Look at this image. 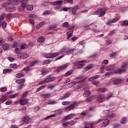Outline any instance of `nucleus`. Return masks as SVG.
Wrapping results in <instances>:
<instances>
[{
	"label": "nucleus",
	"mask_w": 128,
	"mask_h": 128,
	"mask_svg": "<svg viewBox=\"0 0 128 128\" xmlns=\"http://www.w3.org/2000/svg\"><path fill=\"white\" fill-rule=\"evenodd\" d=\"M116 56V52H114L110 54V58H114V56Z\"/></svg>",
	"instance_id": "obj_50"
},
{
	"label": "nucleus",
	"mask_w": 128,
	"mask_h": 128,
	"mask_svg": "<svg viewBox=\"0 0 128 128\" xmlns=\"http://www.w3.org/2000/svg\"><path fill=\"white\" fill-rule=\"evenodd\" d=\"M4 38L0 37V46H2V44H4Z\"/></svg>",
	"instance_id": "obj_64"
},
{
	"label": "nucleus",
	"mask_w": 128,
	"mask_h": 128,
	"mask_svg": "<svg viewBox=\"0 0 128 128\" xmlns=\"http://www.w3.org/2000/svg\"><path fill=\"white\" fill-rule=\"evenodd\" d=\"M94 98V97L92 96H90L89 98H88L86 99V100L87 102H92V99Z\"/></svg>",
	"instance_id": "obj_40"
},
{
	"label": "nucleus",
	"mask_w": 128,
	"mask_h": 128,
	"mask_svg": "<svg viewBox=\"0 0 128 128\" xmlns=\"http://www.w3.org/2000/svg\"><path fill=\"white\" fill-rule=\"evenodd\" d=\"M12 72V70L10 68H5L3 70V73L4 74H8V72Z\"/></svg>",
	"instance_id": "obj_24"
},
{
	"label": "nucleus",
	"mask_w": 128,
	"mask_h": 128,
	"mask_svg": "<svg viewBox=\"0 0 128 128\" xmlns=\"http://www.w3.org/2000/svg\"><path fill=\"white\" fill-rule=\"evenodd\" d=\"M127 66H128V62H124L122 65V68H126Z\"/></svg>",
	"instance_id": "obj_58"
},
{
	"label": "nucleus",
	"mask_w": 128,
	"mask_h": 128,
	"mask_svg": "<svg viewBox=\"0 0 128 128\" xmlns=\"http://www.w3.org/2000/svg\"><path fill=\"white\" fill-rule=\"evenodd\" d=\"M22 122H24L26 124H28L30 122V116H26L22 118Z\"/></svg>",
	"instance_id": "obj_21"
},
{
	"label": "nucleus",
	"mask_w": 128,
	"mask_h": 128,
	"mask_svg": "<svg viewBox=\"0 0 128 128\" xmlns=\"http://www.w3.org/2000/svg\"><path fill=\"white\" fill-rule=\"evenodd\" d=\"M6 90L7 88L6 87H2L0 88V91L4 92H6Z\"/></svg>",
	"instance_id": "obj_59"
},
{
	"label": "nucleus",
	"mask_w": 128,
	"mask_h": 128,
	"mask_svg": "<svg viewBox=\"0 0 128 128\" xmlns=\"http://www.w3.org/2000/svg\"><path fill=\"white\" fill-rule=\"evenodd\" d=\"M67 49L66 48H64L62 50H60V52H62V54L64 53V52H67Z\"/></svg>",
	"instance_id": "obj_60"
},
{
	"label": "nucleus",
	"mask_w": 128,
	"mask_h": 128,
	"mask_svg": "<svg viewBox=\"0 0 128 128\" xmlns=\"http://www.w3.org/2000/svg\"><path fill=\"white\" fill-rule=\"evenodd\" d=\"M70 7L62 8V10H64V12H70Z\"/></svg>",
	"instance_id": "obj_46"
},
{
	"label": "nucleus",
	"mask_w": 128,
	"mask_h": 128,
	"mask_svg": "<svg viewBox=\"0 0 128 128\" xmlns=\"http://www.w3.org/2000/svg\"><path fill=\"white\" fill-rule=\"evenodd\" d=\"M50 62H52V60H46L42 62V65L44 66V64H50Z\"/></svg>",
	"instance_id": "obj_29"
},
{
	"label": "nucleus",
	"mask_w": 128,
	"mask_h": 128,
	"mask_svg": "<svg viewBox=\"0 0 128 128\" xmlns=\"http://www.w3.org/2000/svg\"><path fill=\"white\" fill-rule=\"evenodd\" d=\"M12 100H8L6 102V106H10V104H12Z\"/></svg>",
	"instance_id": "obj_51"
},
{
	"label": "nucleus",
	"mask_w": 128,
	"mask_h": 128,
	"mask_svg": "<svg viewBox=\"0 0 128 128\" xmlns=\"http://www.w3.org/2000/svg\"><path fill=\"white\" fill-rule=\"evenodd\" d=\"M122 26H128V20H124L123 21V24H122Z\"/></svg>",
	"instance_id": "obj_49"
},
{
	"label": "nucleus",
	"mask_w": 128,
	"mask_h": 128,
	"mask_svg": "<svg viewBox=\"0 0 128 128\" xmlns=\"http://www.w3.org/2000/svg\"><path fill=\"white\" fill-rule=\"evenodd\" d=\"M126 70L124 69H120L118 70V74H122V72H125Z\"/></svg>",
	"instance_id": "obj_52"
},
{
	"label": "nucleus",
	"mask_w": 128,
	"mask_h": 128,
	"mask_svg": "<svg viewBox=\"0 0 128 128\" xmlns=\"http://www.w3.org/2000/svg\"><path fill=\"white\" fill-rule=\"evenodd\" d=\"M112 97V94H109V96L108 97H106V96L104 94H101L98 97V102L100 103L104 102V100H108L110 98Z\"/></svg>",
	"instance_id": "obj_2"
},
{
	"label": "nucleus",
	"mask_w": 128,
	"mask_h": 128,
	"mask_svg": "<svg viewBox=\"0 0 128 128\" xmlns=\"http://www.w3.org/2000/svg\"><path fill=\"white\" fill-rule=\"evenodd\" d=\"M46 40V39L44 38V36H40L39 37L38 39V42H44Z\"/></svg>",
	"instance_id": "obj_27"
},
{
	"label": "nucleus",
	"mask_w": 128,
	"mask_h": 128,
	"mask_svg": "<svg viewBox=\"0 0 128 128\" xmlns=\"http://www.w3.org/2000/svg\"><path fill=\"white\" fill-rule=\"evenodd\" d=\"M95 14H100L99 16H104L106 14V8H101L98 9L95 12Z\"/></svg>",
	"instance_id": "obj_4"
},
{
	"label": "nucleus",
	"mask_w": 128,
	"mask_h": 128,
	"mask_svg": "<svg viewBox=\"0 0 128 128\" xmlns=\"http://www.w3.org/2000/svg\"><path fill=\"white\" fill-rule=\"evenodd\" d=\"M88 87H84L82 89L83 92L86 90L83 94L84 96H85V98H88L90 94V92L88 91Z\"/></svg>",
	"instance_id": "obj_6"
},
{
	"label": "nucleus",
	"mask_w": 128,
	"mask_h": 128,
	"mask_svg": "<svg viewBox=\"0 0 128 128\" xmlns=\"http://www.w3.org/2000/svg\"><path fill=\"white\" fill-rule=\"evenodd\" d=\"M110 123V120L108 119H105L104 120L102 124H101L100 126L101 128H104L105 126H106L108 124Z\"/></svg>",
	"instance_id": "obj_12"
},
{
	"label": "nucleus",
	"mask_w": 128,
	"mask_h": 128,
	"mask_svg": "<svg viewBox=\"0 0 128 128\" xmlns=\"http://www.w3.org/2000/svg\"><path fill=\"white\" fill-rule=\"evenodd\" d=\"M12 14H9L6 16V18L8 20L10 18H12Z\"/></svg>",
	"instance_id": "obj_61"
},
{
	"label": "nucleus",
	"mask_w": 128,
	"mask_h": 128,
	"mask_svg": "<svg viewBox=\"0 0 128 128\" xmlns=\"http://www.w3.org/2000/svg\"><path fill=\"white\" fill-rule=\"evenodd\" d=\"M120 18H115L114 19H113L112 21V22L114 23V22H118V20H119Z\"/></svg>",
	"instance_id": "obj_55"
},
{
	"label": "nucleus",
	"mask_w": 128,
	"mask_h": 128,
	"mask_svg": "<svg viewBox=\"0 0 128 128\" xmlns=\"http://www.w3.org/2000/svg\"><path fill=\"white\" fill-rule=\"evenodd\" d=\"M23 70H24V72H30V70H32V67L30 66L24 67L23 68Z\"/></svg>",
	"instance_id": "obj_26"
},
{
	"label": "nucleus",
	"mask_w": 128,
	"mask_h": 128,
	"mask_svg": "<svg viewBox=\"0 0 128 128\" xmlns=\"http://www.w3.org/2000/svg\"><path fill=\"white\" fill-rule=\"evenodd\" d=\"M97 90H98V92H106V90L104 88H99Z\"/></svg>",
	"instance_id": "obj_33"
},
{
	"label": "nucleus",
	"mask_w": 128,
	"mask_h": 128,
	"mask_svg": "<svg viewBox=\"0 0 128 128\" xmlns=\"http://www.w3.org/2000/svg\"><path fill=\"white\" fill-rule=\"evenodd\" d=\"M76 116V114H70L68 115L66 117L64 118V120H72L73 118Z\"/></svg>",
	"instance_id": "obj_11"
},
{
	"label": "nucleus",
	"mask_w": 128,
	"mask_h": 128,
	"mask_svg": "<svg viewBox=\"0 0 128 128\" xmlns=\"http://www.w3.org/2000/svg\"><path fill=\"white\" fill-rule=\"evenodd\" d=\"M28 48V46L26 44H22L20 46L21 50H26Z\"/></svg>",
	"instance_id": "obj_39"
},
{
	"label": "nucleus",
	"mask_w": 128,
	"mask_h": 128,
	"mask_svg": "<svg viewBox=\"0 0 128 128\" xmlns=\"http://www.w3.org/2000/svg\"><path fill=\"white\" fill-rule=\"evenodd\" d=\"M28 104V100L27 99H22L20 100V104L21 106H24Z\"/></svg>",
	"instance_id": "obj_19"
},
{
	"label": "nucleus",
	"mask_w": 128,
	"mask_h": 128,
	"mask_svg": "<svg viewBox=\"0 0 128 128\" xmlns=\"http://www.w3.org/2000/svg\"><path fill=\"white\" fill-rule=\"evenodd\" d=\"M26 10H34V6L32 5H28L27 6Z\"/></svg>",
	"instance_id": "obj_32"
},
{
	"label": "nucleus",
	"mask_w": 128,
	"mask_h": 128,
	"mask_svg": "<svg viewBox=\"0 0 128 128\" xmlns=\"http://www.w3.org/2000/svg\"><path fill=\"white\" fill-rule=\"evenodd\" d=\"M66 88H72V86H74V82H70L66 86Z\"/></svg>",
	"instance_id": "obj_44"
},
{
	"label": "nucleus",
	"mask_w": 128,
	"mask_h": 128,
	"mask_svg": "<svg viewBox=\"0 0 128 128\" xmlns=\"http://www.w3.org/2000/svg\"><path fill=\"white\" fill-rule=\"evenodd\" d=\"M56 86L54 85H52L50 84H49L48 85V88H50L51 90H52V88H54Z\"/></svg>",
	"instance_id": "obj_63"
},
{
	"label": "nucleus",
	"mask_w": 128,
	"mask_h": 128,
	"mask_svg": "<svg viewBox=\"0 0 128 128\" xmlns=\"http://www.w3.org/2000/svg\"><path fill=\"white\" fill-rule=\"evenodd\" d=\"M62 2H64L62 0H59V1H56V2H52L51 3L52 4H54V6H61L62 4Z\"/></svg>",
	"instance_id": "obj_18"
},
{
	"label": "nucleus",
	"mask_w": 128,
	"mask_h": 128,
	"mask_svg": "<svg viewBox=\"0 0 128 128\" xmlns=\"http://www.w3.org/2000/svg\"><path fill=\"white\" fill-rule=\"evenodd\" d=\"M84 62H86L85 60H80V61H76L75 62V64L76 66V68H84V64H82Z\"/></svg>",
	"instance_id": "obj_5"
},
{
	"label": "nucleus",
	"mask_w": 128,
	"mask_h": 128,
	"mask_svg": "<svg viewBox=\"0 0 128 128\" xmlns=\"http://www.w3.org/2000/svg\"><path fill=\"white\" fill-rule=\"evenodd\" d=\"M80 78H82V80L80 82H77L76 83L74 82L73 86L75 88V90H78V88H80L86 86V84H84V80L86 78V77L84 76V75H80V76L77 77V80H80Z\"/></svg>",
	"instance_id": "obj_1"
},
{
	"label": "nucleus",
	"mask_w": 128,
	"mask_h": 128,
	"mask_svg": "<svg viewBox=\"0 0 128 128\" xmlns=\"http://www.w3.org/2000/svg\"><path fill=\"white\" fill-rule=\"evenodd\" d=\"M24 82H26V80L24 78L16 80V82H17V84H24Z\"/></svg>",
	"instance_id": "obj_20"
},
{
	"label": "nucleus",
	"mask_w": 128,
	"mask_h": 128,
	"mask_svg": "<svg viewBox=\"0 0 128 128\" xmlns=\"http://www.w3.org/2000/svg\"><path fill=\"white\" fill-rule=\"evenodd\" d=\"M50 97V94L48 93L44 94V98H48Z\"/></svg>",
	"instance_id": "obj_54"
},
{
	"label": "nucleus",
	"mask_w": 128,
	"mask_h": 128,
	"mask_svg": "<svg viewBox=\"0 0 128 128\" xmlns=\"http://www.w3.org/2000/svg\"><path fill=\"white\" fill-rule=\"evenodd\" d=\"M78 106V103L76 102H74L72 104H70L68 107L64 108L65 112H70V110H74V108H76Z\"/></svg>",
	"instance_id": "obj_3"
},
{
	"label": "nucleus",
	"mask_w": 128,
	"mask_h": 128,
	"mask_svg": "<svg viewBox=\"0 0 128 128\" xmlns=\"http://www.w3.org/2000/svg\"><path fill=\"white\" fill-rule=\"evenodd\" d=\"M110 82H113L114 84H118L122 82V80L120 79H114L111 80Z\"/></svg>",
	"instance_id": "obj_16"
},
{
	"label": "nucleus",
	"mask_w": 128,
	"mask_h": 128,
	"mask_svg": "<svg viewBox=\"0 0 128 128\" xmlns=\"http://www.w3.org/2000/svg\"><path fill=\"white\" fill-rule=\"evenodd\" d=\"M72 74V70L68 71L66 73L65 76H70Z\"/></svg>",
	"instance_id": "obj_43"
},
{
	"label": "nucleus",
	"mask_w": 128,
	"mask_h": 128,
	"mask_svg": "<svg viewBox=\"0 0 128 128\" xmlns=\"http://www.w3.org/2000/svg\"><path fill=\"white\" fill-rule=\"evenodd\" d=\"M56 104V102L54 100L48 101V104Z\"/></svg>",
	"instance_id": "obj_48"
},
{
	"label": "nucleus",
	"mask_w": 128,
	"mask_h": 128,
	"mask_svg": "<svg viewBox=\"0 0 128 128\" xmlns=\"http://www.w3.org/2000/svg\"><path fill=\"white\" fill-rule=\"evenodd\" d=\"M56 24H54V25H51V26H49V30H54V28H56Z\"/></svg>",
	"instance_id": "obj_34"
},
{
	"label": "nucleus",
	"mask_w": 128,
	"mask_h": 128,
	"mask_svg": "<svg viewBox=\"0 0 128 128\" xmlns=\"http://www.w3.org/2000/svg\"><path fill=\"white\" fill-rule=\"evenodd\" d=\"M21 6L23 8H25L28 6V0H20Z\"/></svg>",
	"instance_id": "obj_10"
},
{
	"label": "nucleus",
	"mask_w": 128,
	"mask_h": 128,
	"mask_svg": "<svg viewBox=\"0 0 128 128\" xmlns=\"http://www.w3.org/2000/svg\"><path fill=\"white\" fill-rule=\"evenodd\" d=\"M48 14H50V10H46L43 13V16H46Z\"/></svg>",
	"instance_id": "obj_45"
},
{
	"label": "nucleus",
	"mask_w": 128,
	"mask_h": 128,
	"mask_svg": "<svg viewBox=\"0 0 128 128\" xmlns=\"http://www.w3.org/2000/svg\"><path fill=\"white\" fill-rule=\"evenodd\" d=\"M10 48V45L8 44H5L2 46V48L4 50H6Z\"/></svg>",
	"instance_id": "obj_25"
},
{
	"label": "nucleus",
	"mask_w": 128,
	"mask_h": 128,
	"mask_svg": "<svg viewBox=\"0 0 128 128\" xmlns=\"http://www.w3.org/2000/svg\"><path fill=\"white\" fill-rule=\"evenodd\" d=\"M62 26L64 28H68V26H70V24L68 22H65L62 24Z\"/></svg>",
	"instance_id": "obj_38"
},
{
	"label": "nucleus",
	"mask_w": 128,
	"mask_h": 128,
	"mask_svg": "<svg viewBox=\"0 0 128 128\" xmlns=\"http://www.w3.org/2000/svg\"><path fill=\"white\" fill-rule=\"evenodd\" d=\"M120 124H124L126 122V117H124L122 118L120 122Z\"/></svg>",
	"instance_id": "obj_30"
},
{
	"label": "nucleus",
	"mask_w": 128,
	"mask_h": 128,
	"mask_svg": "<svg viewBox=\"0 0 128 128\" xmlns=\"http://www.w3.org/2000/svg\"><path fill=\"white\" fill-rule=\"evenodd\" d=\"M4 16H6V14L2 13L0 15V20H4Z\"/></svg>",
	"instance_id": "obj_41"
},
{
	"label": "nucleus",
	"mask_w": 128,
	"mask_h": 128,
	"mask_svg": "<svg viewBox=\"0 0 128 128\" xmlns=\"http://www.w3.org/2000/svg\"><path fill=\"white\" fill-rule=\"evenodd\" d=\"M6 10L9 12H14V10H16V8L15 6H7L6 8Z\"/></svg>",
	"instance_id": "obj_17"
},
{
	"label": "nucleus",
	"mask_w": 128,
	"mask_h": 128,
	"mask_svg": "<svg viewBox=\"0 0 128 128\" xmlns=\"http://www.w3.org/2000/svg\"><path fill=\"white\" fill-rule=\"evenodd\" d=\"M28 92H24L22 95V98H26V96H28Z\"/></svg>",
	"instance_id": "obj_56"
},
{
	"label": "nucleus",
	"mask_w": 128,
	"mask_h": 128,
	"mask_svg": "<svg viewBox=\"0 0 128 128\" xmlns=\"http://www.w3.org/2000/svg\"><path fill=\"white\" fill-rule=\"evenodd\" d=\"M68 64H65L62 65L60 68H58L56 70V71L58 72H60V70H66V68H68Z\"/></svg>",
	"instance_id": "obj_14"
},
{
	"label": "nucleus",
	"mask_w": 128,
	"mask_h": 128,
	"mask_svg": "<svg viewBox=\"0 0 128 128\" xmlns=\"http://www.w3.org/2000/svg\"><path fill=\"white\" fill-rule=\"evenodd\" d=\"M22 76H24V75L22 73L18 74L16 76V77L17 78H22Z\"/></svg>",
	"instance_id": "obj_36"
},
{
	"label": "nucleus",
	"mask_w": 128,
	"mask_h": 128,
	"mask_svg": "<svg viewBox=\"0 0 128 128\" xmlns=\"http://www.w3.org/2000/svg\"><path fill=\"white\" fill-rule=\"evenodd\" d=\"M44 26V22H40L39 24L36 25V28L38 29L40 28H42V26Z\"/></svg>",
	"instance_id": "obj_23"
},
{
	"label": "nucleus",
	"mask_w": 128,
	"mask_h": 128,
	"mask_svg": "<svg viewBox=\"0 0 128 128\" xmlns=\"http://www.w3.org/2000/svg\"><path fill=\"white\" fill-rule=\"evenodd\" d=\"M114 69V66L112 65H110L106 67V70H112Z\"/></svg>",
	"instance_id": "obj_35"
},
{
	"label": "nucleus",
	"mask_w": 128,
	"mask_h": 128,
	"mask_svg": "<svg viewBox=\"0 0 128 128\" xmlns=\"http://www.w3.org/2000/svg\"><path fill=\"white\" fill-rule=\"evenodd\" d=\"M80 10V7L78 6H74V7H70V12H72L73 16H76V10Z\"/></svg>",
	"instance_id": "obj_7"
},
{
	"label": "nucleus",
	"mask_w": 128,
	"mask_h": 128,
	"mask_svg": "<svg viewBox=\"0 0 128 128\" xmlns=\"http://www.w3.org/2000/svg\"><path fill=\"white\" fill-rule=\"evenodd\" d=\"M68 124H69V126H74V121L70 120L68 122Z\"/></svg>",
	"instance_id": "obj_57"
},
{
	"label": "nucleus",
	"mask_w": 128,
	"mask_h": 128,
	"mask_svg": "<svg viewBox=\"0 0 128 128\" xmlns=\"http://www.w3.org/2000/svg\"><path fill=\"white\" fill-rule=\"evenodd\" d=\"M56 80V78L52 76H49L46 78H45V80L44 82L48 83L50 82H54V80Z\"/></svg>",
	"instance_id": "obj_8"
},
{
	"label": "nucleus",
	"mask_w": 128,
	"mask_h": 128,
	"mask_svg": "<svg viewBox=\"0 0 128 128\" xmlns=\"http://www.w3.org/2000/svg\"><path fill=\"white\" fill-rule=\"evenodd\" d=\"M10 68H16V64H13L10 65Z\"/></svg>",
	"instance_id": "obj_53"
},
{
	"label": "nucleus",
	"mask_w": 128,
	"mask_h": 128,
	"mask_svg": "<svg viewBox=\"0 0 128 128\" xmlns=\"http://www.w3.org/2000/svg\"><path fill=\"white\" fill-rule=\"evenodd\" d=\"M70 104V102L67 101V102H62V106H68V105Z\"/></svg>",
	"instance_id": "obj_42"
},
{
	"label": "nucleus",
	"mask_w": 128,
	"mask_h": 128,
	"mask_svg": "<svg viewBox=\"0 0 128 128\" xmlns=\"http://www.w3.org/2000/svg\"><path fill=\"white\" fill-rule=\"evenodd\" d=\"M18 56L19 58H22V59L27 58H28V54L24 53V52H20L18 54Z\"/></svg>",
	"instance_id": "obj_9"
},
{
	"label": "nucleus",
	"mask_w": 128,
	"mask_h": 128,
	"mask_svg": "<svg viewBox=\"0 0 128 128\" xmlns=\"http://www.w3.org/2000/svg\"><path fill=\"white\" fill-rule=\"evenodd\" d=\"M42 74H46L47 72H48V70H42Z\"/></svg>",
	"instance_id": "obj_62"
},
{
	"label": "nucleus",
	"mask_w": 128,
	"mask_h": 128,
	"mask_svg": "<svg viewBox=\"0 0 128 128\" xmlns=\"http://www.w3.org/2000/svg\"><path fill=\"white\" fill-rule=\"evenodd\" d=\"M100 78V76L98 75H96L95 76H94L90 78L88 80V82H92V80H96V78Z\"/></svg>",
	"instance_id": "obj_22"
},
{
	"label": "nucleus",
	"mask_w": 128,
	"mask_h": 128,
	"mask_svg": "<svg viewBox=\"0 0 128 128\" xmlns=\"http://www.w3.org/2000/svg\"><path fill=\"white\" fill-rule=\"evenodd\" d=\"M70 94V93H66L64 94L62 96L60 97V100H66L68 98H69Z\"/></svg>",
	"instance_id": "obj_13"
},
{
	"label": "nucleus",
	"mask_w": 128,
	"mask_h": 128,
	"mask_svg": "<svg viewBox=\"0 0 128 128\" xmlns=\"http://www.w3.org/2000/svg\"><path fill=\"white\" fill-rule=\"evenodd\" d=\"M44 57L46 58H52V53L46 54Z\"/></svg>",
	"instance_id": "obj_28"
},
{
	"label": "nucleus",
	"mask_w": 128,
	"mask_h": 128,
	"mask_svg": "<svg viewBox=\"0 0 128 128\" xmlns=\"http://www.w3.org/2000/svg\"><path fill=\"white\" fill-rule=\"evenodd\" d=\"M46 85H44V86H40V87H39L37 90H36V92H40V90H42V88H46Z\"/></svg>",
	"instance_id": "obj_37"
},
{
	"label": "nucleus",
	"mask_w": 128,
	"mask_h": 128,
	"mask_svg": "<svg viewBox=\"0 0 128 128\" xmlns=\"http://www.w3.org/2000/svg\"><path fill=\"white\" fill-rule=\"evenodd\" d=\"M20 4V0H10L9 4L16 6Z\"/></svg>",
	"instance_id": "obj_15"
},
{
	"label": "nucleus",
	"mask_w": 128,
	"mask_h": 128,
	"mask_svg": "<svg viewBox=\"0 0 128 128\" xmlns=\"http://www.w3.org/2000/svg\"><path fill=\"white\" fill-rule=\"evenodd\" d=\"M120 126V124H113V128H118Z\"/></svg>",
	"instance_id": "obj_47"
},
{
	"label": "nucleus",
	"mask_w": 128,
	"mask_h": 128,
	"mask_svg": "<svg viewBox=\"0 0 128 128\" xmlns=\"http://www.w3.org/2000/svg\"><path fill=\"white\" fill-rule=\"evenodd\" d=\"M60 54V52H56V53H52V58H56V56H58Z\"/></svg>",
	"instance_id": "obj_31"
}]
</instances>
